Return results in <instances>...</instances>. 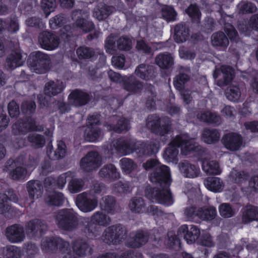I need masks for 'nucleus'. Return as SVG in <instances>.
<instances>
[{"label": "nucleus", "mask_w": 258, "mask_h": 258, "mask_svg": "<svg viewBox=\"0 0 258 258\" xmlns=\"http://www.w3.org/2000/svg\"><path fill=\"white\" fill-rule=\"evenodd\" d=\"M47 154L49 158L52 160L58 159L63 157L66 154V145L63 142H59L57 144V149L54 152H53L51 147H48Z\"/></svg>", "instance_id": "32"}, {"label": "nucleus", "mask_w": 258, "mask_h": 258, "mask_svg": "<svg viewBox=\"0 0 258 258\" xmlns=\"http://www.w3.org/2000/svg\"><path fill=\"white\" fill-rule=\"evenodd\" d=\"M242 219L245 223L258 220V208L247 206L243 212Z\"/></svg>", "instance_id": "38"}, {"label": "nucleus", "mask_w": 258, "mask_h": 258, "mask_svg": "<svg viewBox=\"0 0 258 258\" xmlns=\"http://www.w3.org/2000/svg\"><path fill=\"white\" fill-rule=\"evenodd\" d=\"M178 168L181 173L186 177L194 178L197 177L200 173L198 167L188 161H184L179 164Z\"/></svg>", "instance_id": "23"}, {"label": "nucleus", "mask_w": 258, "mask_h": 258, "mask_svg": "<svg viewBox=\"0 0 258 258\" xmlns=\"http://www.w3.org/2000/svg\"><path fill=\"white\" fill-rule=\"evenodd\" d=\"M186 73L189 72L188 68L185 69ZM189 80V76L187 74L180 73L179 75L177 76L174 81V86L179 90L183 88L184 83Z\"/></svg>", "instance_id": "48"}, {"label": "nucleus", "mask_w": 258, "mask_h": 258, "mask_svg": "<svg viewBox=\"0 0 258 258\" xmlns=\"http://www.w3.org/2000/svg\"><path fill=\"white\" fill-rule=\"evenodd\" d=\"M162 15L166 20L172 21L175 20L176 13L172 7L166 6L162 9Z\"/></svg>", "instance_id": "54"}, {"label": "nucleus", "mask_w": 258, "mask_h": 258, "mask_svg": "<svg viewBox=\"0 0 258 258\" xmlns=\"http://www.w3.org/2000/svg\"><path fill=\"white\" fill-rule=\"evenodd\" d=\"M41 246L42 248L46 251L56 246L62 252H67L68 254L71 249L69 244L59 237L56 238L54 241L51 238H45L43 239Z\"/></svg>", "instance_id": "15"}, {"label": "nucleus", "mask_w": 258, "mask_h": 258, "mask_svg": "<svg viewBox=\"0 0 258 258\" xmlns=\"http://www.w3.org/2000/svg\"><path fill=\"white\" fill-rule=\"evenodd\" d=\"M200 244L206 246L211 247L214 245V241L209 233L203 231L202 236L199 240Z\"/></svg>", "instance_id": "61"}, {"label": "nucleus", "mask_w": 258, "mask_h": 258, "mask_svg": "<svg viewBox=\"0 0 258 258\" xmlns=\"http://www.w3.org/2000/svg\"><path fill=\"white\" fill-rule=\"evenodd\" d=\"M102 208L107 211L109 213H112L115 206V201L112 197L106 196L103 198L100 202Z\"/></svg>", "instance_id": "47"}, {"label": "nucleus", "mask_w": 258, "mask_h": 258, "mask_svg": "<svg viewBox=\"0 0 258 258\" xmlns=\"http://www.w3.org/2000/svg\"><path fill=\"white\" fill-rule=\"evenodd\" d=\"M23 158L16 161H9L4 168V170L9 173L10 178L13 180H21L26 176L27 171L23 167Z\"/></svg>", "instance_id": "8"}, {"label": "nucleus", "mask_w": 258, "mask_h": 258, "mask_svg": "<svg viewBox=\"0 0 258 258\" xmlns=\"http://www.w3.org/2000/svg\"><path fill=\"white\" fill-rule=\"evenodd\" d=\"M197 117L204 122L218 124L221 121V118L219 115L209 111L198 114Z\"/></svg>", "instance_id": "44"}, {"label": "nucleus", "mask_w": 258, "mask_h": 258, "mask_svg": "<svg viewBox=\"0 0 258 258\" xmlns=\"http://www.w3.org/2000/svg\"><path fill=\"white\" fill-rule=\"evenodd\" d=\"M222 142L226 149L231 151H236L240 149L242 145V139L237 134L229 133L224 136Z\"/></svg>", "instance_id": "19"}, {"label": "nucleus", "mask_w": 258, "mask_h": 258, "mask_svg": "<svg viewBox=\"0 0 258 258\" xmlns=\"http://www.w3.org/2000/svg\"><path fill=\"white\" fill-rule=\"evenodd\" d=\"M86 222H90L93 224L106 226L109 224L110 219L102 213L96 212L90 218L86 219Z\"/></svg>", "instance_id": "39"}, {"label": "nucleus", "mask_w": 258, "mask_h": 258, "mask_svg": "<svg viewBox=\"0 0 258 258\" xmlns=\"http://www.w3.org/2000/svg\"><path fill=\"white\" fill-rule=\"evenodd\" d=\"M73 16L76 17L75 25L81 30L87 32L92 30L94 27L93 22L89 19V14L78 10L73 13Z\"/></svg>", "instance_id": "14"}, {"label": "nucleus", "mask_w": 258, "mask_h": 258, "mask_svg": "<svg viewBox=\"0 0 258 258\" xmlns=\"http://www.w3.org/2000/svg\"><path fill=\"white\" fill-rule=\"evenodd\" d=\"M89 99L88 95L78 90L73 91L69 96V102L75 106H81L87 103Z\"/></svg>", "instance_id": "26"}, {"label": "nucleus", "mask_w": 258, "mask_h": 258, "mask_svg": "<svg viewBox=\"0 0 258 258\" xmlns=\"http://www.w3.org/2000/svg\"><path fill=\"white\" fill-rule=\"evenodd\" d=\"M26 54H22L21 51L13 52L7 58L6 66L7 69L14 70L22 66L25 61Z\"/></svg>", "instance_id": "20"}, {"label": "nucleus", "mask_w": 258, "mask_h": 258, "mask_svg": "<svg viewBox=\"0 0 258 258\" xmlns=\"http://www.w3.org/2000/svg\"><path fill=\"white\" fill-rule=\"evenodd\" d=\"M215 79L220 77L221 79L217 81V84L221 87L228 84L233 79V70L228 66H222L220 69H216L213 74Z\"/></svg>", "instance_id": "16"}, {"label": "nucleus", "mask_w": 258, "mask_h": 258, "mask_svg": "<svg viewBox=\"0 0 258 258\" xmlns=\"http://www.w3.org/2000/svg\"><path fill=\"white\" fill-rule=\"evenodd\" d=\"M211 42L213 46L226 47L229 41L225 34L221 32L213 34L211 37Z\"/></svg>", "instance_id": "43"}, {"label": "nucleus", "mask_w": 258, "mask_h": 258, "mask_svg": "<svg viewBox=\"0 0 258 258\" xmlns=\"http://www.w3.org/2000/svg\"><path fill=\"white\" fill-rule=\"evenodd\" d=\"M179 147L181 153L187 155L190 151L198 150V145L193 139L189 138L186 135L177 136L165 150L163 154L164 159L168 162H176L178 155V148Z\"/></svg>", "instance_id": "2"}, {"label": "nucleus", "mask_w": 258, "mask_h": 258, "mask_svg": "<svg viewBox=\"0 0 258 258\" xmlns=\"http://www.w3.org/2000/svg\"><path fill=\"white\" fill-rule=\"evenodd\" d=\"M220 134L214 129H205L202 135V140L207 144H214L219 141Z\"/></svg>", "instance_id": "33"}, {"label": "nucleus", "mask_w": 258, "mask_h": 258, "mask_svg": "<svg viewBox=\"0 0 258 258\" xmlns=\"http://www.w3.org/2000/svg\"><path fill=\"white\" fill-rule=\"evenodd\" d=\"M8 199L15 203L19 201L17 194L12 189L8 190L6 195L0 194V214L8 211L9 207L7 204Z\"/></svg>", "instance_id": "25"}, {"label": "nucleus", "mask_w": 258, "mask_h": 258, "mask_svg": "<svg viewBox=\"0 0 258 258\" xmlns=\"http://www.w3.org/2000/svg\"><path fill=\"white\" fill-rule=\"evenodd\" d=\"M56 220L59 228L66 230H72L77 225V217L72 211H60L56 215Z\"/></svg>", "instance_id": "7"}, {"label": "nucleus", "mask_w": 258, "mask_h": 258, "mask_svg": "<svg viewBox=\"0 0 258 258\" xmlns=\"http://www.w3.org/2000/svg\"><path fill=\"white\" fill-rule=\"evenodd\" d=\"M38 41L42 48L48 50L55 49L59 44L57 37L48 32H42L39 35Z\"/></svg>", "instance_id": "17"}, {"label": "nucleus", "mask_w": 258, "mask_h": 258, "mask_svg": "<svg viewBox=\"0 0 258 258\" xmlns=\"http://www.w3.org/2000/svg\"><path fill=\"white\" fill-rule=\"evenodd\" d=\"M122 169L126 173H130L136 167V165L130 159L123 158L120 161Z\"/></svg>", "instance_id": "59"}, {"label": "nucleus", "mask_w": 258, "mask_h": 258, "mask_svg": "<svg viewBox=\"0 0 258 258\" xmlns=\"http://www.w3.org/2000/svg\"><path fill=\"white\" fill-rule=\"evenodd\" d=\"M84 184L82 179L76 178L74 176L69 182L68 189L72 193H77L82 189Z\"/></svg>", "instance_id": "46"}, {"label": "nucleus", "mask_w": 258, "mask_h": 258, "mask_svg": "<svg viewBox=\"0 0 258 258\" xmlns=\"http://www.w3.org/2000/svg\"><path fill=\"white\" fill-rule=\"evenodd\" d=\"M77 53L81 59L90 58L94 55V52L92 50L84 47L79 48L77 50Z\"/></svg>", "instance_id": "62"}, {"label": "nucleus", "mask_w": 258, "mask_h": 258, "mask_svg": "<svg viewBox=\"0 0 258 258\" xmlns=\"http://www.w3.org/2000/svg\"><path fill=\"white\" fill-rule=\"evenodd\" d=\"M29 197L32 200L37 199L42 194L41 185L37 181L31 180L26 184Z\"/></svg>", "instance_id": "29"}, {"label": "nucleus", "mask_w": 258, "mask_h": 258, "mask_svg": "<svg viewBox=\"0 0 258 258\" xmlns=\"http://www.w3.org/2000/svg\"><path fill=\"white\" fill-rule=\"evenodd\" d=\"M226 94L227 99L231 101H237L240 97V92L239 88L233 85L230 86L229 89Z\"/></svg>", "instance_id": "50"}, {"label": "nucleus", "mask_w": 258, "mask_h": 258, "mask_svg": "<svg viewBox=\"0 0 258 258\" xmlns=\"http://www.w3.org/2000/svg\"><path fill=\"white\" fill-rule=\"evenodd\" d=\"M98 120L96 116H90L88 118V125L84 133L85 139L89 142H95L102 136V132L97 126Z\"/></svg>", "instance_id": "12"}, {"label": "nucleus", "mask_w": 258, "mask_h": 258, "mask_svg": "<svg viewBox=\"0 0 258 258\" xmlns=\"http://www.w3.org/2000/svg\"><path fill=\"white\" fill-rule=\"evenodd\" d=\"M42 127L40 125H36V122L32 119H29L25 122H17L13 125V131L14 133H23L27 131H40Z\"/></svg>", "instance_id": "22"}, {"label": "nucleus", "mask_w": 258, "mask_h": 258, "mask_svg": "<svg viewBox=\"0 0 258 258\" xmlns=\"http://www.w3.org/2000/svg\"><path fill=\"white\" fill-rule=\"evenodd\" d=\"M135 73L139 78L148 80L152 78V67L144 64L139 65L135 70Z\"/></svg>", "instance_id": "37"}, {"label": "nucleus", "mask_w": 258, "mask_h": 258, "mask_svg": "<svg viewBox=\"0 0 258 258\" xmlns=\"http://www.w3.org/2000/svg\"><path fill=\"white\" fill-rule=\"evenodd\" d=\"M143 166L146 170H149L156 166V171L150 176V180L152 182H158L161 184L164 183L165 185V187L162 190L156 191L153 197L154 200L165 206L173 204V200L168 189L169 185L171 182L169 168L165 165L159 164L154 159L147 161Z\"/></svg>", "instance_id": "1"}, {"label": "nucleus", "mask_w": 258, "mask_h": 258, "mask_svg": "<svg viewBox=\"0 0 258 258\" xmlns=\"http://www.w3.org/2000/svg\"><path fill=\"white\" fill-rule=\"evenodd\" d=\"M186 13L192 19L198 21L200 14L196 5H191L186 10Z\"/></svg>", "instance_id": "64"}, {"label": "nucleus", "mask_w": 258, "mask_h": 258, "mask_svg": "<svg viewBox=\"0 0 258 258\" xmlns=\"http://www.w3.org/2000/svg\"><path fill=\"white\" fill-rule=\"evenodd\" d=\"M105 47L107 53L112 54L115 50V38L113 36H109L106 41Z\"/></svg>", "instance_id": "63"}, {"label": "nucleus", "mask_w": 258, "mask_h": 258, "mask_svg": "<svg viewBox=\"0 0 258 258\" xmlns=\"http://www.w3.org/2000/svg\"><path fill=\"white\" fill-rule=\"evenodd\" d=\"M156 64L161 68H167L171 67L173 64V57L168 54H160L156 57Z\"/></svg>", "instance_id": "42"}, {"label": "nucleus", "mask_w": 258, "mask_h": 258, "mask_svg": "<svg viewBox=\"0 0 258 258\" xmlns=\"http://www.w3.org/2000/svg\"><path fill=\"white\" fill-rule=\"evenodd\" d=\"M47 229V226L44 222L39 220H35L30 221L26 226V233L32 236L38 233L42 234Z\"/></svg>", "instance_id": "24"}, {"label": "nucleus", "mask_w": 258, "mask_h": 258, "mask_svg": "<svg viewBox=\"0 0 258 258\" xmlns=\"http://www.w3.org/2000/svg\"><path fill=\"white\" fill-rule=\"evenodd\" d=\"M203 170L208 174H219L221 172L218 163L215 161L204 160L202 164Z\"/></svg>", "instance_id": "35"}, {"label": "nucleus", "mask_w": 258, "mask_h": 258, "mask_svg": "<svg viewBox=\"0 0 258 258\" xmlns=\"http://www.w3.org/2000/svg\"><path fill=\"white\" fill-rule=\"evenodd\" d=\"M112 124L108 125L109 130H113L116 132L120 133L124 130H127L129 127V123L127 120L124 118L118 116H113L111 118Z\"/></svg>", "instance_id": "27"}, {"label": "nucleus", "mask_w": 258, "mask_h": 258, "mask_svg": "<svg viewBox=\"0 0 258 258\" xmlns=\"http://www.w3.org/2000/svg\"><path fill=\"white\" fill-rule=\"evenodd\" d=\"M99 174L101 176H108L111 177H117L118 176L116 168L112 164L107 165L101 168Z\"/></svg>", "instance_id": "53"}, {"label": "nucleus", "mask_w": 258, "mask_h": 258, "mask_svg": "<svg viewBox=\"0 0 258 258\" xmlns=\"http://www.w3.org/2000/svg\"><path fill=\"white\" fill-rule=\"evenodd\" d=\"M115 151L112 153L119 152L126 155L133 152L135 149V143L131 139H120L114 141L113 144Z\"/></svg>", "instance_id": "21"}, {"label": "nucleus", "mask_w": 258, "mask_h": 258, "mask_svg": "<svg viewBox=\"0 0 258 258\" xmlns=\"http://www.w3.org/2000/svg\"><path fill=\"white\" fill-rule=\"evenodd\" d=\"M205 186L209 190L217 192L222 191L223 184L222 180L218 177H208L205 181Z\"/></svg>", "instance_id": "34"}, {"label": "nucleus", "mask_w": 258, "mask_h": 258, "mask_svg": "<svg viewBox=\"0 0 258 258\" xmlns=\"http://www.w3.org/2000/svg\"><path fill=\"white\" fill-rule=\"evenodd\" d=\"M102 188V186L97 184L94 186L91 192H83L78 195L76 200V205L78 208L83 212H89L94 210L97 206V200L93 194L100 193Z\"/></svg>", "instance_id": "3"}, {"label": "nucleus", "mask_w": 258, "mask_h": 258, "mask_svg": "<svg viewBox=\"0 0 258 258\" xmlns=\"http://www.w3.org/2000/svg\"><path fill=\"white\" fill-rule=\"evenodd\" d=\"M28 141L32 146L35 148L42 147L45 144V140L42 136L36 133H32L28 137Z\"/></svg>", "instance_id": "49"}, {"label": "nucleus", "mask_w": 258, "mask_h": 258, "mask_svg": "<svg viewBox=\"0 0 258 258\" xmlns=\"http://www.w3.org/2000/svg\"><path fill=\"white\" fill-rule=\"evenodd\" d=\"M198 217L204 220L211 221L214 219L217 212L215 208L212 206H205L198 209Z\"/></svg>", "instance_id": "31"}, {"label": "nucleus", "mask_w": 258, "mask_h": 258, "mask_svg": "<svg viewBox=\"0 0 258 258\" xmlns=\"http://www.w3.org/2000/svg\"><path fill=\"white\" fill-rule=\"evenodd\" d=\"M219 212L220 215L226 218L232 217L234 215V211L230 204L223 203L219 207Z\"/></svg>", "instance_id": "51"}, {"label": "nucleus", "mask_w": 258, "mask_h": 258, "mask_svg": "<svg viewBox=\"0 0 258 258\" xmlns=\"http://www.w3.org/2000/svg\"><path fill=\"white\" fill-rule=\"evenodd\" d=\"M56 0H42L41 7L44 10L46 17H47L50 12L54 11L56 7Z\"/></svg>", "instance_id": "57"}, {"label": "nucleus", "mask_w": 258, "mask_h": 258, "mask_svg": "<svg viewBox=\"0 0 258 258\" xmlns=\"http://www.w3.org/2000/svg\"><path fill=\"white\" fill-rule=\"evenodd\" d=\"M28 63L32 71L37 74H42L48 69L49 59L46 54L37 51L30 54Z\"/></svg>", "instance_id": "5"}, {"label": "nucleus", "mask_w": 258, "mask_h": 258, "mask_svg": "<svg viewBox=\"0 0 258 258\" xmlns=\"http://www.w3.org/2000/svg\"><path fill=\"white\" fill-rule=\"evenodd\" d=\"M3 254L5 258H20V248L15 245H8L3 249Z\"/></svg>", "instance_id": "45"}, {"label": "nucleus", "mask_w": 258, "mask_h": 258, "mask_svg": "<svg viewBox=\"0 0 258 258\" xmlns=\"http://www.w3.org/2000/svg\"><path fill=\"white\" fill-rule=\"evenodd\" d=\"M73 249L74 253L80 256L91 254L92 252L91 247L82 240H78L74 242Z\"/></svg>", "instance_id": "28"}, {"label": "nucleus", "mask_w": 258, "mask_h": 258, "mask_svg": "<svg viewBox=\"0 0 258 258\" xmlns=\"http://www.w3.org/2000/svg\"><path fill=\"white\" fill-rule=\"evenodd\" d=\"M101 163L100 157L96 152H89L81 161V166L86 171H89L99 167Z\"/></svg>", "instance_id": "18"}, {"label": "nucleus", "mask_w": 258, "mask_h": 258, "mask_svg": "<svg viewBox=\"0 0 258 258\" xmlns=\"http://www.w3.org/2000/svg\"><path fill=\"white\" fill-rule=\"evenodd\" d=\"M74 176H75V174L74 172H68L60 175L57 178L56 181V184L59 188H63L67 181H70Z\"/></svg>", "instance_id": "55"}, {"label": "nucleus", "mask_w": 258, "mask_h": 258, "mask_svg": "<svg viewBox=\"0 0 258 258\" xmlns=\"http://www.w3.org/2000/svg\"><path fill=\"white\" fill-rule=\"evenodd\" d=\"M134 240L132 243L130 244L131 246L139 247L142 244L145 243L147 241V236L145 235L143 232H139L133 236Z\"/></svg>", "instance_id": "52"}, {"label": "nucleus", "mask_w": 258, "mask_h": 258, "mask_svg": "<svg viewBox=\"0 0 258 258\" xmlns=\"http://www.w3.org/2000/svg\"><path fill=\"white\" fill-rule=\"evenodd\" d=\"M64 200L63 195L61 192L53 191L49 192L45 198V202L51 205L59 206Z\"/></svg>", "instance_id": "41"}, {"label": "nucleus", "mask_w": 258, "mask_h": 258, "mask_svg": "<svg viewBox=\"0 0 258 258\" xmlns=\"http://www.w3.org/2000/svg\"><path fill=\"white\" fill-rule=\"evenodd\" d=\"M132 46V42L130 38L127 37H121L117 41L118 49L127 50L131 49Z\"/></svg>", "instance_id": "60"}, {"label": "nucleus", "mask_w": 258, "mask_h": 258, "mask_svg": "<svg viewBox=\"0 0 258 258\" xmlns=\"http://www.w3.org/2000/svg\"><path fill=\"white\" fill-rule=\"evenodd\" d=\"M108 75L112 81L117 83L124 82L125 89L132 93H138L142 89V84L139 81H135V79L132 76L122 77L119 74L111 70L108 72Z\"/></svg>", "instance_id": "6"}, {"label": "nucleus", "mask_w": 258, "mask_h": 258, "mask_svg": "<svg viewBox=\"0 0 258 258\" xmlns=\"http://www.w3.org/2000/svg\"><path fill=\"white\" fill-rule=\"evenodd\" d=\"M240 12L244 14L247 13H253L256 11V7L250 2H242L238 5Z\"/></svg>", "instance_id": "56"}, {"label": "nucleus", "mask_w": 258, "mask_h": 258, "mask_svg": "<svg viewBox=\"0 0 258 258\" xmlns=\"http://www.w3.org/2000/svg\"><path fill=\"white\" fill-rule=\"evenodd\" d=\"M247 176L244 172H238L233 170L230 173L231 179L236 183L245 182Z\"/></svg>", "instance_id": "58"}, {"label": "nucleus", "mask_w": 258, "mask_h": 258, "mask_svg": "<svg viewBox=\"0 0 258 258\" xmlns=\"http://www.w3.org/2000/svg\"><path fill=\"white\" fill-rule=\"evenodd\" d=\"M188 30L181 24L177 25L174 29V38L177 43H182L185 41L188 37Z\"/></svg>", "instance_id": "40"}, {"label": "nucleus", "mask_w": 258, "mask_h": 258, "mask_svg": "<svg viewBox=\"0 0 258 258\" xmlns=\"http://www.w3.org/2000/svg\"><path fill=\"white\" fill-rule=\"evenodd\" d=\"M111 13V8L105 4L100 3L94 9L93 16L98 20H103Z\"/></svg>", "instance_id": "30"}, {"label": "nucleus", "mask_w": 258, "mask_h": 258, "mask_svg": "<svg viewBox=\"0 0 258 258\" xmlns=\"http://www.w3.org/2000/svg\"><path fill=\"white\" fill-rule=\"evenodd\" d=\"M147 126L155 134L163 135L169 130L170 122L166 119H160L157 116H152L148 118Z\"/></svg>", "instance_id": "11"}, {"label": "nucleus", "mask_w": 258, "mask_h": 258, "mask_svg": "<svg viewBox=\"0 0 258 258\" xmlns=\"http://www.w3.org/2000/svg\"><path fill=\"white\" fill-rule=\"evenodd\" d=\"M200 234V230L194 225H191L189 227L186 225H183L178 230V237H172L171 233H168L169 241L174 245L180 244L179 238L183 237L188 244L192 243L199 237Z\"/></svg>", "instance_id": "4"}, {"label": "nucleus", "mask_w": 258, "mask_h": 258, "mask_svg": "<svg viewBox=\"0 0 258 258\" xmlns=\"http://www.w3.org/2000/svg\"><path fill=\"white\" fill-rule=\"evenodd\" d=\"M6 236L10 242L14 243L21 242L25 238L24 228L19 224H14L7 227Z\"/></svg>", "instance_id": "13"}, {"label": "nucleus", "mask_w": 258, "mask_h": 258, "mask_svg": "<svg viewBox=\"0 0 258 258\" xmlns=\"http://www.w3.org/2000/svg\"><path fill=\"white\" fill-rule=\"evenodd\" d=\"M64 88L62 83L59 81H50L46 83L44 92L46 95L44 98L40 95L38 98L41 105L45 106L48 104V100L51 96H54L60 93Z\"/></svg>", "instance_id": "10"}, {"label": "nucleus", "mask_w": 258, "mask_h": 258, "mask_svg": "<svg viewBox=\"0 0 258 258\" xmlns=\"http://www.w3.org/2000/svg\"><path fill=\"white\" fill-rule=\"evenodd\" d=\"M130 210L135 213H142L146 210V204L142 198H133L129 202Z\"/></svg>", "instance_id": "36"}, {"label": "nucleus", "mask_w": 258, "mask_h": 258, "mask_svg": "<svg viewBox=\"0 0 258 258\" xmlns=\"http://www.w3.org/2000/svg\"><path fill=\"white\" fill-rule=\"evenodd\" d=\"M125 234V230L121 225H113L105 229L101 239L106 243L116 244L120 241Z\"/></svg>", "instance_id": "9"}]
</instances>
